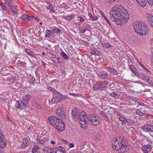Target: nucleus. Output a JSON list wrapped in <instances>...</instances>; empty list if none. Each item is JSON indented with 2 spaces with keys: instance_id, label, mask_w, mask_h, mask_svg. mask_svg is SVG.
Wrapping results in <instances>:
<instances>
[{
  "instance_id": "39448f33",
  "label": "nucleus",
  "mask_w": 153,
  "mask_h": 153,
  "mask_svg": "<svg viewBox=\"0 0 153 153\" xmlns=\"http://www.w3.org/2000/svg\"><path fill=\"white\" fill-rule=\"evenodd\" d=\"M87 116L86 113L85 112L83 111L80 112V116L78 120H80L79 123L82 128H85L88 123L86 121L87 120H88Z\"/></svg>"
},
{
  "instance_id": "4be33fe9",
  "label": "nucleus",
  "mask_w": 153,
  "mask_h": 153,
  "mask_svg": "<svg viewBox=\"0 0 153 153\" xmlns=\"http://www.w3.org/2000/svg\"><path fill=\"white\" fill-rule=\"evenodd\" d=\"M75 16V14H72L71 15L69 16L68 15L67 16H63V18L66 20L70 21L71 19H73L74 17Z\"/></svg>"
},
{
  "instance_id": "7c9ffc66",
  "label": "nucleus",
  "mask_w": 153,
  "mask_h": 153,
  "mask_svg": "<svg viewBox=\"0 0 153 153\" xmlns=\"http://www.w3.org/2000/svg\"><path fill=\"white\" fill-rule=\"evenodd\" d=\"M88 15L90 17V19L91 20L95 21L97 20L98 18V17L97 16L94 15L93 16L91 13H89Z\"/></svg>"
},
{
  "instance_id": "4d7b16f0",
  "label": "nucleus",
  "mask_w": 153,
  "mask_h": 153,
  "mask_svg": "<svg viewBox=\"0 0 153 153\" xmlns=\"http://www.w3.org/2000/svg\"><path fill=\"white\" fill-rule=\"evenodd\" d=\"M137 103L140 105H143V103L140 100L137 99Z\"/></svg>"
},
{
  "instance_id": "f03ea898",
  "label": "nucleus",
  "mask_w": 153,
  "mask_h": 153,
  "mask_svg": "<svg viewBox=\"0 0 153 153\" xmlns=\"http://www.w3.org/2000/svg\"><path fill=\"white\" fill-rule=\"evenodd\" d=\"M134 31L140 35H146L148 33V28L142 23L139 22H135L133 25Z\"/></svg>"
},
{
  "instance_id": "f257e3e1",
  "label": "nucleus",
  "mask_w": 153,
  "mask_h": 153,
  "mask_svg": "<svg viewBox=\"0 0 153 153\" xmlns=\"http://www.w3.org/2000/svg\"><path fill=\"white\" fill-rule=\"evenodd\" d=\"M110 18L114 21L117 25L123 26L127 19L129 18L127 11L120 4H117L113 7L110 12Z\"/></svg>"
},
{
  "instance_id": "69168bd1",
  "label": "nucleus",
  "mask_w": 153,
  "mask_h": 153,
  "mask_svg": "<svg viewBox=\"0 0 153 153\" xmlns=\"http://www.w3.org/2000/svg\"><path fill=\"white\" fill-rule=\"evenodd\" d=\"M70 148H72L74 147V144L73 143H69V146Z\"/></svg>"
},
{
  "instance_id": "ea45409f",
  "label": "nucleus",
  "mask_w": 153,
  "mask_h": 153,
  "mask_svg": "<svg viewBox=\"0 0 153 153\" xmlns=\"http://www.w3.org/2000/svg\"><path fill=\"white\" fill-rule=\"evenodd\" d=\"M49 150H48V153H56L57 152L56 148L52 149L49 148Z\"/></svg>"
},
{
  "instance_id": "6e6d98bb",
  "label": "nucleus",
  "mask_w": 153,
  "mask_h": 153,
  "mask_svg": "<svg viewBox=\"0 0 153 153\" xmlns=\"http://www.w3.org/2000/svg\"><path fill=\"white\" fill-rule=\"evenodd\" d=\"M146 81L151 85H153V82L149 78Z\"/></svg>"
},
{
  "instance_id": "13d9d810",
  "label": "nucleus",
  "mask_w": 153,
  "mask_h": 153,
  "mask_svg": "<svg viewBox=\"0 0 153 153\" xmlns=\"http://www.w3.org/2000/svg\"><path fill=\"white\" fill-rule=\"evenodd\" d=\"M137 60L138 61V63H139V65H140V66H141L143 68H145V67L144 66V65L143 64H142L141 62H140L139 61H138V59H137Z\"/></svg>"
},
{
  "instance_id": "0e129e2a",
  "label": "nucleus",
  "mask_w": 153,
  "mask_h": 153,
  "mask_svg": "<svg viewBox=\"0 0 153 153\" xmlns=\"http://www.w3.org/2000/svg\"><path fill=\"white\" fill-rule=\"evenodd\" d=\"M33 17H34L33 19H34V20H36L38 21H39L40 20L39 19V18L38 17H34V16Z\"/></svg>"
},
{
  "instance_id": "f8f14e48",
  "label": "nucleus",
  "mask_w": 153,
  "mask_h": 153,
  "mask_svg": "<svg viewBox=\"0 0 153 153\" xmlns=\"http://www.w3.org/2000/svg\"><path fill=\"white\" fill-rule=\"evenodd\" d=\"M60 120V119L56 116H51L48 118V120L50 124L53 127L55 126V124H56Z\"/></svg>"
},
{
  "instance_id": "8fccbe9b",
  "label": "nucleus",
  "mask_w": 153,
  "mask_h": 153,
  "mask_svg": "<svg viewBox=\"0 0 153 153\" xmlns=\"http://www.w3.org/2000/svg\"><path fill=\"white\" fill-rule=\"evenodd\" d=\"M112 73L114 75H117V71L113 68H110Z\"/></svg>"
},
{
  "instance_id": "20e7f679",
  "label": "nucleus",
  "mask_w": 153,
  "mask_h": 153,
  "mask_svg": "<svg viewBox=\"0 0 153 153\" xmlns=\"http://www.w3.org/2000/svg\"><path fill=\"white\" fill-rule=\"evenodd\" d=\"M108 83L106 80L98 82L93 85V89L94 90L102 91L106 92L105 88L107 87Z\"/></svg>"
},
{
  "instance_id": "393cba45",
  "label": "nucleus",
  "mask_w": 153,
  "mask_h": 153,
  "mask_svg": "<svg viewBox=\"0 0 153 153\" xmlns=\"http://www.w3.org/2000/svg\"><path fill=\"white\" fill-rule=\"evenodd\" d=\"M100 53V52L96 49H92L91 51V53L93 55L99 56Z\"/></svg>"
},
{
  "instance_id": "e433bc0d",
  "label": "nucleus",
  "mask_w": 153,
  "mask_h": 153,
  "mask_svg": "<svg viewBox=\"0 0 153 153\" xmlns=\"http://www.w3.org/2000/svg\"><path fill=\"white\" fill-rule=\"evenodd\" d=\"M52 30L53 32L54 33V34L56 33H59L61 32V30L58 28L57 27H55L53 28Z\"/></svg>"
},
{
  "instance_id": "72a5a7b5",
  "label": "nucleus",
  "mask_w": 153,
  "mask_h": 153,
  "mask_svg": "<svg viewBox=\"0 0 153 153\" xmlns=\"http://www.w3.org/2000/svg\"><path fill=\"white\" fill-rule=\"evenodd\" d=\"M39 149L40 147L38 146L35 145L32 149V153H35Z\"/></svg>"
},
{
  "instance_id": "5701e85b",
  "label": "nucleus",
  "mask_w": 153,
  "mask_h": 153,
  "mask_svg": "<svg viewBox=\"0 0 153 153\" xmlns=\"http://www.w3.org/2000/svg\"><path fill=\"white\" fill-rule=\"evenodd\" d=\"M137 1L139 4L142 7H145L146 4V0H138V1Z\"/></svg>"
},
{
  "instance_id": "6e6552de",
  "label": "nucleus",
  "mask_w": 153,
  "mask_h": 153,
  "mask_svg": "<svg viewBox=\"0 0 153 153\" xmlns=\"http://www.w3.org/2000/svg\"><path fill=\"white\" fill-rule=\"evenodd\" d=\"M110 71L105 68L100 71L98 73V75L102 79H106L110 76Z\"/></svg>"
},
{
  "instance_id": "7ed1b4c3",
  "label": "nucleus",
  "mask_w": 153,
  "mask_h": 153,
  "mask_svg": "<svg viewBox=\"0 0 153 153\" xmlns=\"http://www.w3.org/2000/svg\"><path fill=\"white\" fill-rule=\"evenodd\" d=\"M116 150L118 151L120 153H124L127 150V146L124 141L121 140L119 143L113 145Z\"/></svg>"
},
{
  "instance_id": "a211bd4d",
  "label": "nucleus",
  "mask_w": 153,
  "mask_h": 153,
  "mask_svg": "<svg viewBox=\"0 0 153 153\" xmlns=\"http://www.w3.org/2000/svg\"><path fill=\"white\" fill-rule=\"evenodd\" d=\"M45 33V37L50 38L53 37L54 33L53 32L52 30H47Z\"/></svg>"
},
{
  "instance_id": "1a4fd4ad",
  "label": "nucleus",
  "mask_w": 153,
  "mask_h": 153,
  "mask_svg": "<svg viewBox=\"0 0 153 153\" xmlns=\"http://www.w3.org/2000/svg\"><path fill=\"white\" fill-rule=\"evenodd\" d=\"M58 121L56 124H55V126L53 127L58 131H62L65 130V123L61 119Z\"/></svg>"
},
{
  "instance_id": "f3484780",
  "label": "nucleus",
  "mask_w": 153,
  "mask_h": 153,
  "mask_svg": "<svg viewBox=\"0 0 153 153\" xmlns=\"http://www.w3.org/2000/svg\"><path fill=\"white\" fill-rule=\"evenodd\" d=\"M60 101V97L57 94L54 95L51 100V103L53 104H56Z\"/></svg>"
},
{
  "instance_id": "4c0bfd02",
  "label": "nucleus",
  "mask_w": 153,
  "mask_h": 153,
  "mask_svg": "<svg viewBox=\"0 0 153 153\" xmlns=\"http://www.w3.org/2000/svg\"><path fill=\"white\" fill-rule=\"evenodd\" d=\"M48 89L49 90H50L51 92L54 93L55 94L54 95L57 94L56 92L58 91H56L55 88H52L50 86H49L48 87Z\"/></svg>"
},
{
  "instance_id": "37998d69",
  "label": "nucleus",
  "mask_w": 153,
  "mask_h": 153,
  "mask_svg": "<svg viewBox=\"0 0 153 153\" xmlns=\"http://www.w3.org/2000/svg\"><path fill=\"white\" fill-rule=\"evenodd\" d=\"M25 51L28 54V55L30 56H31L33 53L29 49L27 48L25 49Z\"/></svg>"
},
{
  "instance_id": "a878e982",
  "label": "nucleus",
  "mask_w": 153,
  "mask_h": 153,
  "mask_svg": "<svg viewBox=\"0 0 153 153\" xmlns=\"http://www.w3.org/2000/svg\"><path fill=\"white\" fill-rule=\"evenodd\" d=\"M56 148L57 151H59L63 153H65L66 151V150L64 147L62 146H59L58 147H56Z\"/></svg>"
},
{
  "instance_id": "2f4dec72",
  "label": "nucleus",
  "mask_w": 153,
  "mask_h": 153,
  "mask_svg": "<svg viewBox=\"0 0 153 153\" xmlns=\"http://www.w3.org/2000/svg\"><path fill=\"white\" fill-rule=\"evenodd\" d=\"M56 94L58 97H60V99L61 98L63 99H66L67 98V96H64L63 94L60 93L59 92H57Z\"/></svg>"
},
{
  "instance_id": "09e8293b",
  "label": "nucleus",
  "mask_w": 153,
  "mask_h": 153,
  "mask_svg": "<svg viewBox=\"0 0 153 153\" xmlns=\"http://www.w3.org/2000/svg\"><path fill=\"white\" fill-rule=\"evenodd\" d=\"M118 95V94L117 92H114L112 93L111 94V97H116Z\"/></svg>"
},
{
  "instance_id": "dca6fc26",
  "label": "nucleus",
  "mask_w": 153,
  "mask_h": 153,
  "mask_svg": "<svg viewBox=\"0 0 153 153\" xmlns=\"http://www.w3.org/2000/svg\"><path fill=\"white\" fill-rule=\"evenodd\" d=\"M30 99V95L28 94L24 96L22 98V100L25 104H27L29 102Z\"/></svg>"
},
{
  "instance_id": "603ef678",
  "label": "nucleus",
  "mask_w": 153,
  "mask_h": 153,
  "mask_svg": "<svg viewBox=\"0 0 153 153\" xmlns=\"http://www.w3.org/2000/svg\"><path fill=\"white\" fill-rule=\"evenodd\" d=\"M141 74L143 76L144 78L146 81H147L149 78L148 76L145 74L141 73Z\"/></svg>"
},
{
  "instance_id": "e2e57ef3",
  "label": "nucleus",
  "mask_w": 153,
  "mask_h": 153,
  "mask_svg": "<svg viewBox=\"0 0 153 153\" xmlns=\"http://www.w3.org/2000/svg\"><path fill=\"white\" fill-rule=\"evenodd\" d=\"M50 53V54L51 56V58L53 59H55L56 58V56L52 54H51Z\"/></svg>"
},
{
  "instance_id": "c03bdc74",
  "label": "nucleus",
  "mask_w": 153,
  "mask_h": 153,
  "mask_svg": "<svg viewBox=\"0 0 153 153\" xmlns=\"http://www.w3.org/2000/svg\"><path fill=\"white\" fill-rule=\"evenodd\" d=\"M136 113L137 114L142 116L143 114V113L139 109H137L136 110Z\"/></svg>"
},
{
  "instance_id": "c9c22d12",
  "label": "nucleus",
  "mask_w": 153,
  "mask_h": 153,
  "mask_svg": "<svg viewBox=\"0 0 153 153\" xmlns=\"http://www.w3.org/2000/svg\"><path fill=\"white\" fill-rule=\"evenodd\" d=\"M77 20H79L80 22H78V24L79 25H80L81 23L83 22L84 21V19L82 16H77Z\"/></svg>"
},
{
  "instance_id": "6ab92c4d",
  "label": "nucleus",
  "mask_w": 153,
  "mask_h": 153,
  "mask_svg": "<svg viewBox=\"0 0 153 153\" xmlns=\"http://www.w3.org/2000/svg\"><path fill=\"white\" fill-rule=\"evenodd\" d=\"M29 142L28 140L26 138H24L22 140V148H24L27 146H28Z\"/></svg>"
},
{
  "instance_id": "0eeeda50",
  "label": "nucleus",
  "mask_w": 153,
  "mask_h": 153,
  "mask_svg": "<svg viewBox=\"0 0 153 153\" xmlns=\"http://www.w3.org/2000/svg\"><path fill=\"white\" fill-rule=\"evenodd\" d=\"M80 113L77 108H73L71 111V115L72 119L74 121H77L80 117Z\"/></svg>"
},
{
  "instance_id": "a19ab883",
  "label": "nucleus",
  "mask_w": 153,
  "mask_h": 153,
  "mask_svg": "<svg viewBox=\"0 0 153 153\" xmlns=\"http://www.w3.org/2000/svg\"><path fill=\"white\" fill-rule=\"evenodd\" d=\"M79 31L82 33H84L86 31L85 27L82 26L79 27Z\"/></svg>"
},
{
  "instance_id": "774afa93",
  "label": "nucleus",
  "mask_w": 153,
  "mask_h": 153,
  "mask_svg": "<svg viewBox=\"0 0 153 153\" xmlns=\"http://www.w3.org/2000/svg\"><path fill=\"white\" fill-rule=\"evenodd\" d=\"M108 1L110 3H113L116 0H108Z\"/></svg>"
},
{
  "instance_id": "f704fd0d",
  "label": "nucleus",
  "mask_w": 153,
  "mask_h": 153,
  "mask_svg": "<svg viewBox=\"0 0 153 153\" xmlns=\"http://www.w3.org/2000/svg\"><path fill=\"white\" fill-rule=\"evenodd\" d=\"M118 118L119 119V120L122 122V125H124V124H126V119L124 117H118Z\"/></svg>"
},
{
  "instance_id": "cd10ccee",
  "label": "nucleus",
  "mask_w": 153,
  "mask_h": 153,
  "mask_svg": "<svg viewBox=\"0 0 153 153\" xmlns=\"http://www.w3.org/2000/svg\"><path fill=\"white\" fill-rule=\"evenodd\" d=\"M47 3L48 6L47 9L50 10L51 11L54 12L55 11L54 10V8L51 3L50 2H47Z\"/></svg>"
},
{
  "instance_id": "412c9836",
  "label": "nucleus",
  "mask_w": 153,
  "mask_h": 153,
  "mask_svg": "<svg viewBox=\"0 0 153 153\" xmlns=\"http://www.w3.org/2000/svg\"><path fill=\"white\" fill-rule=\"evenodd\" d=\"M0 6L1 7V10L3 11V12L5 14L7 13V12L8 8L6 6V4H5L2 3H0Z\"/></svg>"
},
{
  "instance_id": "338daca9",
  "label": "nucleus",
  "mask_w": 153,
  "mask_h": 153,
  "mask_svg": "<svg viewBox=\"0 0 153 153\" xmlns=\"http://www.w3.org/2000/svg\"><path fill=\"white\" fill-rule=\"evenodd\" d=\"M100 15H102L103 17H104V16H105L103 13L102 12V11H100Z\"/></svg>"
},
{
  "instance_id": "ddd939ff",
  "label": "nucleus",
  "mask_w": 153,
  "mask_h": 153,
  "mask_svg": "<svg viewBox=\"0 0 153 153\" xmlns=\"http://www.w3.org/2000/svg\"><path fill=\"white\" fill-rule=\"evenodd\" d=\"M26 104L23 101H16L15 107L17 109H23L26 108Z\"/></svg>"
},
{
  "instance_id": "c85d7f7f",
  "label": "nucleus",
  "mask_w": 153,
  "mask_h": 153,
  "mask_svg": "<svg viewBox=\"0 0 153 153\" xmlns=\"http://www.w3.org/2000/svg\"><path fill=\"white\" fill-rule=\"evenodd\" d=\"M93 138L95 140H99L101 139L100 135L98 133H95L94 134Z\"/></svg>"
},
{
  "instance_id": "680f3d73",
  "label": "nucleus",
  "mask_w": 153,
  "mask_h": 153,
  "mask_svg": "<svg viewBox=\"0 0 153 153\" xmlns=\"http://www.w3.org/2000/svg\"><path fill=\"white\" fill-rule=\"evenodd\" d=\"M136 98H134L133 97H129V99L130 100L134 101V100H135V99H136Z\"/></svg>"
},
{
  "instance_id": "49530a36",
  "label": "nucleus",
  "mask_w": 153,
  "mask_h": 153,
  "mask_svg": "<svg viewBox=\"0 0 153 153\" xmlns=\"http://www.w3.org/2000/svg\"><path fill=\"white\" fill-rule=\"evenodd\" d=\"M34 16H27V21H30L33 20L34 19Z\"/></svg>"
},
{
  "instance_id": "423d86ee",
  "label": "nucleus",
  "mask_w": 153,
  "mask_h": 153,
  "mask_svg": "<svg viewBox=\"0 0 153 153\" xmlns=\"http://www.w3.org/2000/svg\"><path fill=\"white\" fill-rule=\"evenodd\" d=\"M88 120L94 126L99 125L100 122V117L93 113H90L88 116Z\"/></svg>"
},
{
  "instance_id": "4468645a",
  "label": "nucleus",
  "mask_w": 153,
  "mask_h": 153,
  "mask_svg": "<svg viewBox=\"0 0 153 153\" xmlns=\"http://www.w3.org/2000/svg\"><path fill=\"white\" fill-rule=\"evenodd\" d=\"M13 4H12L9 7H10V9L11 10V14L13 16H16L17 15V14L18 10L17 7Z\"/></svg>"
},
{
  "instance_id": "3c124183",
  "label": "nucleus",
  "mask_w": 153,
  "mask_h": 153,
  "mask_svg": "<svg viewBox=\"0 0 153 153\" xmlns=\"http://www.w3.org/2000/svg\"><path fill=\"white\" fill-rule=\"evenodd\" d=\"M148 3L150 6H153V0H147Z\"/></svg>"
},
{
  "instance_id": "bf43d9fd",
  "label": "nucleus",
  "mask_w": 153,
  "mask_h": 153,
  "mask_svg": "<svg viewBox=\"0 0 153 153\" xmlns=\"http://www.w3.org/2000/svg\"><path fill=\"white\" fill-rule=\"evenodd\" d=\"M17 63L18 64H19L20 65H21V66L23 65V64H24L23 62L20 61V60L18 61L17 62Z\"/></svg>"
},
{
  "instance_id": "79ce46f5",
  "label": "nucleus",
  "mask_w": 153,
  "mask_h": 153,
  "mask_svg": "<svg viewBox=\"0 0 153 153\" xmlns=\"http://www.w3.org/2000/svg\"><path fill=\"white\" fill-rule=\"evenodd\" d=\"M27 14H24L21 16L20 18L24 21H27Z\"/></svg>"
},
{
  "instance_id": "58836bf2",
  "label": "nucleus",
  "mask_w": 153,
  "mask_h": 153,
  "mask_svg": "<svg viewBox=\"0 0 153 153\" xmlns=\"http://www.w3.org/2000/svg\"><path fill=\"white\" fill-rule=\"evenodd\" d=\"M60 55L65 60L67 59L68 58L67 55L64 52L61 53H60Z\"/></svg>"
},
{
  "instance_id": "9d476101",
  "label": "nucleus",
  "mask_w": 153,
  "mask_h": 153,
  "mask_svg": "<svg viewBox=\"0 0 153 153\" xmlns=\"http://www.w3.org/2000/svg\"><path fill=\"white\" fill-rule=\"evenodd\" d=\"M56 113L57 115L63 119L66 118V115L64 112V109L62 107V105L61 106L58 107L56 110Z\"/></svg>"
},
{
  "instance_id": "052dcab7",
  "label": "nucleus",
  "mask_w": 153,
  "mask_h": 153,
  "mask_svg": "<svg viewBox=\"0 0 153 153\" xmlns=\"http://www.w3.org/2000/svg\"><path fill=\"white\" fill-rule=\"evenodd\" d=\"M70 94L72 96H73L74 97H76V96H78L79 95V94L78 93L75 94V93H70Z\"/></svg>"
},
{
  "instance_id": "9b49d317",
  "label": "nucleus",
  "mask_w": 153,
  "mask_h": 153,
  "mask_svg": "<svg viewBox=\"0 0 153 153\" xmlns=\"http://www.w3.org/2000/svg\"><path fill=\"white\" fill-rule=\"evenodd\" d=\"M7 145L5 138L2 131L0 130V147L3 149Z\"/></svg>"
},
{
  "instance_id": "864d4df0",
  "label": "nucleus",
  "mask_w": 153,
  "mask_h": 153,
  "mask_svg": "<svg viewBox=\"0 0 153 153\" xmlns=\"http://www.w3.org/2000/svg\"><path fill=\"white\" fill-rule=\"evenodd\" d=\"M84 27H85V31L89 30L90 28L89 25L87 24Z\"/></svg>"
},
{
  "instance_id": "473e14b6",
  "label": "nucleus",
  "mask_w": 153,
  "mask_h": 153,
  "mask_svg": "<svg viewBox=\"0 0 153 153\" xmlns=\"http://www.w3.org/2000/svg\"><path fill=\"white\" fill-rule=\"evenodd\" d=\"M126 124L127 123L128 125H131L134 123V121L131 119L128 118L126 119Z\"/></svg>"
},
{
  "instance_id": "5fc2aeb1",
  "label": "nucleus",
  "mask_w": 153,
  "mask_h": 153,
  "mask_svg": "<svg viewBox=\"0 0 153 153\" xmlns=\"http://www.w3.org/2000/svg\"><path fill=\"white\" fill-rule=\"evenodd\" d=\"M111 109L112 110V112L111 113L110 112L111 111V109H110V110H108V114L109 115L112 114L114 113L115 111L114 110H113V108H111Z\"/></svg>"
},
{
  "instance_id": "aec40b11",
  "label": "nucleus",
  "mask_w": 153,
  "mask_h": 153,
  "mask_svg": "<svg viewBox=\"0 0 153 153\" xmlns=\"http://www.w3.org/2000/svg\"><path fill=\"white\" fill-rule=\"evenodd\" d=\"M129 68L130 69V70L136 76H139V73L138 72L137 70L134 67V65H129Z\"/></svg>"
},
{
  "instance_id": "b1692460",
  "label": "nucleus",
  "mask_w": 153,
  "mask_h": 153,
  "mask_svg": "<svg viewBox=\"0 0 153 153\" xmlns=\"http://www.w3.org/2000/svg\"><path fill=\"white\" fill-rule=\"evenodd\" d=\"M148 18L150 25L152 27H153V16L150 14H149L148 16Z\"/></svg>"
},
{
  "instance_id": "c756f323",
  "label": "nucleus",
  "mask_w": 153,
  "mask_h": 153,
  "mask_svg": "<svg viewBox=\"0 0 153 153\" xmlns=\"http://www.w3.org/2000/svg\"><path fill=\"white\" fill-rule=\"evenodd\" d=\"M45 140L44 138H42V137H37V143H38L43 144L44 143Z\"/></svg>"
},
{
  "instance_id": "2eb2a0df",
  "label": "nucleus",
  "mask_w": 153,
  "mask_h": 153,
  "mask_svg": "<svg viewBox=\"0 0 153 153\" xmlns=\"http://www.w3.org/2000/svg\"><path fill=\"white\" fill-rule=\"evenodd\" d=\"M142 149L144 153H148L152 149V147L150 145L147 144L143 146Z\"/></svg>"
},
{
  "instance_id": "a18cd8bd",
  "label": "nucleus",
  "mask_w": 153,
  "mask_h": 153,
  "mask_svg": "<svg viewBox=\"0 0 153 153\" xmlns=\"http://www.w3.org/2000/svg\"><path fill=\"white\" fill-rule=\"evenodd\" d=\"M101 115L105 118H108V115L103 111L100 112Z\"/></svg>"
},
{
  "instance_id": "bb28decb",
  "label": "nucleus",
  "mask_w": 153,
  "mask_h": 153,
  "mask_svg": "<svg viewBox=\"0 0 153 153\" xmlns=\"http://www.w3.org/2000/svg\"><path fill=\"white\" fill-rule=\"evenodd\" d=\"M5 4L7 6L9 7L12 4H13L14 1L13 0H4Z\"/></svg>"
},
{
  "instance_id": "de8ad7c7",
  "label": "nucleus",
  "mask_w": 153,
  "mask_h": 153,
  "mask_svg": "<svg viewBox=\"0 0 153 153\" xmlns=\"http://www.w3.org/2000/svg\"><path fill=\"white\" fill-rule=\"evenodd\" d=\"M103 47L107 48H109L111 46V45L108 43L103 44Z\"/></svg>"
}]
</instances>
